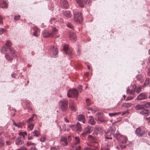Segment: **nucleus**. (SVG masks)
<instances>
[{"mask_svg": "<svg viewBox=\"0 0 150 150\" xmlns=\"http://www.w3.org/2000/svg\"><path fill=\"white\" fill-rule=\"evenodd\" d=\"M11 43L9 41H7L5 43L6 47H2L1 52L4 53L6 52H10L12 56H14L15 55V50L11 47Z\"/></svg>", "mask_w": 150, "mask_h": 150, "instance_id": "nucleus-1", "label": "nucleus"}, {"mask_svg": "<svg viewBox=\"0 0 150 150\" xmlns=\"http://www.w3.org/2000/svg\"><path fill=\"white\" fill-rule=\"evenodd\" d=\"M68 101L66 99H63L59 100V105L61 110L63 112H66L68 109Z\"/></svg>", "mask_w": 150, "mask_h": 150, "instance_id": "nucleus-2", "label": "nucleus"}, {"mask_svg": "<svg viewBox=\"0 0 150 150\" xmlns=\"http://www.w3.org/2000/svg\"><path fill=\"white\" fill-rule=\"evenodd\" d=\"M113 136L122 143H126L127 140V138L126 136L121 135L118 132H116V133H113Z\"/></svg>", "mask_w": 150, "mask_h": 150, "instance_id": "nucleus-3", "label": "nucleus"}, {"mask_svg": "<svg viewBox=\"0 0 150 150\" xmlns=\"http://www.w3.org/2000/svg\"><path fill=\"white\" fill-rule=\"evenodd\" d=\"M18 134L20 137L17 138L15 141L17 145L22 144L23 143L24 141L22 139V137L24 138L27 135L26 132H20Z\"/></svg>", "mask_w": 150, "mask_h": 150, "instance_id": "nucleus-4", "label": "nucleus"}, {"mask_svg": "<svg viewBox=\"0 0 150 150\" xmlns=\"http://www.w3.org/2000/svg\"><path fill=\"white\" fill-rule=\"evenodd\" d=\"M63 49L64 52L68 55L69 57H71L73 54V49L69 47L68 44L65 45L63 46Z\"/></svg>", "mask_w": 150, "mask_h": 150, "instance_id": "nucleus-5", "label": "nucleus"}, {"mask_svg": "<svg viewBox=\"0 0 150 150\" xmlns=\"http://www.w3.org/2000/svg\"><path fill=\"white\" fill-rule=\"evenodd\" d=\"M49 52L51 57L55 58L58 53L57 47L54 46H51L49 49Z\"/></svg>", "mask_w": 150, "mask_h": 150, "instance_id": "nucleus-6", "label": "nucleus"}, {"mask_svg": "<svg viewBox=\"0 0 150 150\" xmlns=\"http://www.w3.org/2000/svg\"><path fill=\"white\" fill-rule=\"evenodd\" d=\"M74 21L77 23H81L82 21V18L81 13L78 11L74 12Z\"/></svg>", "mask_w": 150, "mask_h": 150, "instance_id": "nucleus-7", "label": "nucleus"}, {"mask_svg": "<svg viewBox=\"0 0 150 150\" xmlns=\"http://www.w3.org/2000/svg\"><path fill=\"white\" fill-rule=\"evenodd\" d=\"M78 96V92L77 90L75 88L72 89H70L67 91V96L69 98L72 97L77 98Z\"/></svg>", "mask_w": 150, "mask_h": 150, "instance_id": "nucleus-8", "label": "nucleus"}, {"mask_svg": "<svg viewBox=\"0 0 150 150\" xmlns=\"http://www.w3.org/2000/svg\"><path fill=\"white\" fill-rule=\"evenodd\" d=\"M68 127L70 128L73 131H81V126L80 124L78 122H77L76 124L69 125H68Z\"/></svg>", "mask_w": 150, "mask_h": 150, "instance_id": "nucleus-9", "label": "nucleus"}, {"mask_svg": "<svg viewBox=\"0 0 150 150\" xmlns=\"http://www.w3.org/2000/svg\"><path fill=\"white\" fill-rule=\"evenodd\" d=\"M42 35L44 38L52 37L51 31L46 30H43L42 32Z\"/></svg>", "mask_w": 150, "mask_h": 150, "instance_id": "nucleus-10", "label": "nucleus"}, {"mask_svg": "<svg viewBox=\"0 0 150 150\" xmlns=\"http://www.w3.org/2000/svg\"><path fill=\"white\" fill-rule=\"evenodd\" d=\"M76 1L79 4V6L81 8H83L84 6V4H88L90 2V0H76Z\"/></svg>", "mask_w": 150, "mask_h": 150, "instance_id": "nucleus-11", "label": "nucleus"}, {"mask_svg": "<svg viewBox=\"0 0 150 150\" xmlns=\"http://www.w3.org/2000/svg\"><path fill=\"white\" fill-rule=\"evenodd\" d=\"M88 139L89 140L94 143V144H93L92 145L96 149L98 146V144L97 142V140L96 138L90 135L88 136Z\"/></svg>", "mask_w": 150, "mask_h": 150, "instance_id": "nucleus-12", "label": "nucleus"}, {"mask_svg": "<svg viewBox=\"0 0 150 150\" xmlns=\"http://www.w3.org/2000/svg\"><path fill=\"white\" fill-rule=\"evenodd\" d=\"M69 108L71 110L75 112L76 110V108L75 104L73 101L70 100L69 103Z\"/></svg>", "mask_w": 150, "mask_h": 150, "instance_id": "nucleus-13", "label": "nucleus"}, {"mask_svg": "<svg viewBox=\"0 0 150 150\" xmlns=\"http://www.w3.org/2000/svg\"><path fill=\"white\" fill-rule=\"evenodd\" d=\"M69 38L70 40L73 41L76 40V38L75 34L72 31L69 30L68 32Z\"/></svg>", "mask_w": 150, "mask_h": 150, "instance_id": "nucleus-14", "label": "nucleus"}, {"mask_svg": "<svg viewBox=\"0 0 150 150\" xmlns=\"http://www.w3.org/2000/svg\"><path fill=\"white\" fill-rule=\"evenodd\" d=\"M60 4L61 7L63 9H66L69 8V4L66 0H61Z\"/></svg>", "mask_w": 150, "mask_h": 150, "instance_id": "nucleus-15", "label": "nucleus"}, {"mask_svg": "<svg viewBox=\"0 0 150 150\" xmlns=\"http://www.w3.org/2000/svg\"><path fill=\"white\" fill-rule=\"evenodd\" d=\"M60 143L62 146H67L68 144L67 138L64 137L62 136L61 137Z\"/></svg>", "mask_w": 150, "mask_h": 150, "instance_id": "nucleus-16", "label": "nucleus"}, {"mask_svg": "<svg viewBox=\"0 0 150 150\" xmlns=\"http://www.w3.org/2000/svg\"><path fill=\"white\" fill-rule=\"evenodd\" d=\"M9 53H6L5 54V56L7 60L9 61H11L12 60L13 58H16V54L15 53V55L14 56H12V54H11L10 52Z\"/></svg>", "mask_w": 150, "mask_h": 150, "instance_id": "nucleus-17", "label": "nucleus"}, {"mask_svg": "<svg viewBox=\"0 0 150 150\" xmlns=\"http://www.w3.org/2000/svg\"><path fill=\"white\" fill-rule=\"evenodd\" d=\"M96 116L99 122H105L103 119V114L100 112H98L96 114Z\"/></svg>", "mask_w": 150, "mask_h": 150, "instance_id": "nucleus-18", "label": "nucleus"}, {"mask_svg": "<svg viewBox=\"0 0 150 150\" xmlns=\"http://www.w3.org/2000/svg\"><path fill=\"white\" fill-rule=\"evenodd\" d=\"M147 98L146 94L145 93H141L136 98L137 100H144Z\"/></svg>", "mask_w": 150, "mask_h": 150, "instance_id": "nucleus-19", "label": "nucleus"}, {"mask_svg": "<svg viewBox=\"0 0 150 150\" xmlns=\"http://www.w3.org/2000/svg\"><path fill=\"white\" fill-rule=\"evenodd\" d=\"M21 103H24L28 110H32V108L30 105V101L25 100L23 101V103L22 102Z\"/></svg>", "mask_w": 150, "mask_h": 150, "instance_id": "nucleus-20", "label": "nucleus"}, {"mask_svg": "<svg viewBox=\"0 0 150 150\" xmlns=\"http://www.w3.org/2000/svg\"><path fill=\"white\" fill-rule=\"evenodd\" d=\"M0 7L2 8H7L8 7L7 0H0Z\"/></svg>", "mask_w": 150, "mask_h": 150, "instance_id": "nucleus-21", "label": "nucleus"}, {"mask_svg": "<svg viewBox=\"0 0 150 150\" xmlns=\"http://www.w3.org/2000/svg\"><path fill=\"white\" fill-rule=\"evenodd\" d=\"M88 122V124L91 125H94L96 124V122L92 116L90 115L89 116Z\"/></svg>", "mask_w": 150, "mask_h": 150, "instance_id": "nucleus-22", "label": "nucleus"}, {"mask_svg": "<svg viewBox=\"0 0 150 150\" xmlns=\"http://www.w3.org/2000/svg\"><path fill=\"white\" fill-rule=\"evenodd\" d=\"M77 118L78 120L82 121L83 123L85 122V117L83 114H81L77 115Z\"/></svg>", "mask_w": 150, "mask_h": 150, "instance_id": "nucleus-23", "label": "nucleus"}, {"mask_svg": "<svg viewBox=\"0 0 150 150\" xmlns=\"http://www.w3.org/2000/svg\"><path fill=\"white\" fill-rule=\"evenodd\" d=\"M149 110L147 109H144V110L140 112V114L145 117H147L149 115Z\"/></svg>", "mask_w": 150, "mask_h": 150, "instance_id": "nucleus-24", "label": "nucleus"}, {"mask_svg": "<svg viewBox=\"0 0 150 150\" xmlns=\"http://www.w3.org/2000/svg\"><path fill=\"white\" fill-rule=\"evenodd\" d=\"M62 12L64 15L68 18H70L71 16V14L69 11H63Z\"/></svg>", "mask_w": 150, "mask_h": 150, "instance_id": "nucleus-25", "label": "nucleus"}, {"mask_svg": "<svg viewBox=\"0 0 150 150\" xmlns=\"http://www.w3.org/2000/svg\"><path fill=\"white\" fill-rule=\"evenodd\" d=\"M39 30V28L36 27H35L34 28V32L33 33V35L37 37L38 36L37 33L38 32Z\"/></svg>", "mask_w": 150, "mask_h": 150, "instance_id": "nucleus-26", "label": "nucleus"}, {"mask_svg": "<svg viewBox=\"0 0 150 150\" xmlns=\"http://www.w3.org/2000/svg\"><path fill=\"white\" fill-rule=\"evenodd\" d=\"M143 109L142 104L141 105L139 104H137L135 107V109L137 110Z\"/></svg>", "mask_w": 150, "mask_h": 150, "instance_id": "nucleus-27", "label": "nucleus"}, {"mask_svg": "<svg viewBox=\"0 0 150 150\" xmlns=\"http://www.w3.org/2000/svg\"><path fill=\"white\" fill-rule=\"evenodd\" d=\"M132 105V104L130 103H125L122 105V106H125V107L129 108Z\"/></svg>", "mask_w": 150, "mask_h": 150, "instance_id": "nucleus-28", "label": "nucleus"}, {"mask_svg": "<svg viewBox=\"0 0 150 150\" xmlns=\"http://www.w3.org/2000/svg\"><path fill=\"white\" fill-rule=\"evenodd\" d=\"M150 84V78H146L144 83V85L145 86H148Z\"/></svg>", "mask_w": 150, "mask_h": 150, "instance_id": "nucleus-29", "label": "nucleus"}, {"mask_svg": "<svg viewBox=\"0 0 150 150\" xmlns=\"http://www.w3.org/2000/svg\"><path fill=\"white\" fill-rule=\"evenodd\" d=\"M143 108H148L150 107V102H148L146 103L142 104Z\"/></svg>", "mask_w": 150, "mask_h": 150, "instance_id": "nucleus-30", "label": "nucleus"}, {"mask_svg": "<svg viewBox=\"0 0 150 150\" xmlns=\"http://www.w3.org/2000/svg\"><path fill=\"white\" fill-rule=\"evenodd\" d=\"M58 30L55 27H53L52 29V31L51 33H52V37L57 32Z\"/></svg>", "mask_w": 150, "mask_h": 150, "instance_id": "nucleus-31", "label": "nucleus"}, {"mask_svg": "<svg viewBox=\"0 0 150 150\" xmlns=\"http://www.w3.org/2000/svg\"><path fill=\"white\" fill-rule=\"evenodd\" d=\"M75 142L73 145H76V144L79 143L80 142V139L79 137H75Z\"/></svg>", "mask_w": 150, "mask_h": 150, "instance_id": "nucleus-32", "label": "nucleus"}, {"mask_svg": "<svg viewBox=\"0 0 150 150\" xmlns=\"http://www.w3.org/2000/svg\"><path fill=\"white\" fill-rule=\"evenodd\" d=\"M34 124L33 123L29 124L28 126V130L29 131L32 130L33 128Z\"/></svg>", "mask_w": 150, "mask_h": 150, "instance_id": "nucleus-33", "label": "nucleus"}, {"mask_svg": "<svg viewBox=\"0 0 150 150\" xmlns=\"http://www.w3.org/2000/svg\"><path fill=\"white\" fill-rule=\"evenodd\" d=\"M94 131H103V129L100 127L96 126L94 128Z\"/></svg>", "mask_w": 150, "mask_h": 150, "instance_id": "nucleus-34", "label": "nucleus"}, {"mask_svg": "<svg viewBox=\"0 0 150 150\" xmlns=\"http://www.w3.org/2000/svg\"><path fill=\"white\" fill-rule=\"evenodd\" d=\"M67 26L69 28L71 29H73L74 28L73 25L70 23H66Z\"/></svg>", "mask_w": 150, "mask_h": 150, "instance_id": "nucleus-35", "label": "nucleus"}, {"mask_svg": "<svg viewBox=\"0 0 150 150\" xmlns=\"http://www.w3.org/2000/svg\"><path fill=\"white\" fill-rule=\"evenodd\" d=\"M86 129H85V131H92L93 128L90 126L88 125L86 127Z\"/></svg>", "mask_w": 150, "mask_h": 150, "instance_id": "nucleus-36", "label": "nucleus"}, {"mask_svg": "<svg viewBox=\"0 0 150 150\" xmlns=\"http://www.w3.org/2000/svg\"><path fill=\"white\" fill-rule=\"evenodd\" d=\"M32 134L34 137H38L40 136V132H32Z\"/></svg>", "mask_w": 150, "mask_h": 150, "instance_id": "nucleus-37", "label": "nucleus"}, {"mask_svg": "<svg viewBox=\"0 0 150 150\" xmlns=\"http://www.w3.org/2000/svg\"><path fill=\"white\" fill-rule=\"evenodd\" d=\"M128 91H129V93L131 95H134L136 91L134 89L130 90L127 89V92Z\"/></svg>", "mask_w": 150, "mask_h": 150, "instance_id": "nucleus-38", "label": "nucleus"}, {"mask_svg": "<svg viewBox=\"0 0 150 150\" xmlns=\"http://www.w3.org/2000/svg\"><path fill=\"white\" fill-rule=\"evenodd\" d=\"M76 145H72V147L74 150H81V147L80 146H75Z\"/></svg>", "mask_w": 150, "mask_h": 150, "instance_id": "nucleus-39", "label": "nucleus"}, {"mask_svg": "<svg viewBox=\"0 0 150 150\" xmlns=\"http://www.w3.org/2000/svg\"><path fill=\"white\" fill-rule=\"evenodd\" d=\"M7 30L4 28H0V35L2 34L4 32H6Z\"/></svg>", "mask_w": 150, "mask_h": 150, "instance_id": "nucleus-40", "label": "nucleus"}, {"mask_svg": "<svg viewBox=\"0 0 150 150\" xmlns=\"http://www.w3.org/2000/svg\"><path fill=\"white\" fill-rule=\"evenodd\" d=\"M144 132H135L136 134L138 136H142L144 134Z\"/></svg>", "mask_w": 150, "mask_h": 150, "instance_id": "nucleus-41", "label": "nucleus"}, {"mask_svg": "<svg viewBox=\"0 0 150 150\" xmlns=\"http://www.w3.org/2000/svg\"><path fill=\"white\" fill-rule=\"evenodd\" d=\"M23 124V122H18L17 123L16 126L18 127V128H21L22 127V126Z\"/></svg>", "mask_w": 150, "mask_h": 150, "instance_id": "nucleus-42", "label": "nucleus"}, {"mask_svg": "<svg viewBox=\"0 0 150 150\" xmlns=\"http://www.w3.org/2000/svg\"><path fill=\"white\" fill-rule=\"evenodd\" d=\"M4 144L3 139H0V148H1Z\"/></svg>", "mask_w": 150, "mask_h": 150, "instance_id": "nucleus-43", "label": "nucleus"}, {"mask_svg": "<svg viewBox=\"0 0 150 150\" xmlns=\"http://www.w3.org/2000/svg\"><path fill=\"white\" fill-rule=\"evenodd\" d=\"M34 136L32 134V132H31V134H29L28 135V138L29 139H32L33 138Z\"/></svg>", "mask_w": 150, "mask_h": 150, "instance_id": "nucleus-44", "label": "nucleus"}, {"mask_svg": "<svg viewBox=\"0 0 150 150\" xmlns=\"http://www.w3.org/2000/svg\"><path fill=\"white\" fill-rule=\"evenodd\" d=\"M20 16L19 15H18L17 16H15L14 18V19L15 21H17L20 18Z\"/></svg>", "mask_w": 150, "mask_h": 150, "instance_id": "nucleus-45", "label": "nucleus"}, {"mask_svg": "<svg viewBox=\"0 0 150 150\" xmlns=\"http://www.w3.org/2000/svg\"><path fill=\"white\" fill-rule=\"evenodd\" d=\"M134 97L132 96H128L127 97L126 100L128 101L129 100H131L134 99Z\"/></svg>", "mask_w": 150, "mask_h": 150, "instance_id": "nucleus-46", "label": "nucleus"}, {"mask_svg": "<svg viewBox=\"0 0 150 150\" xmlns=\"http://www.w3.org/2000/svg\"><path fill=\"white\" fill-rule=\"evenodd\" d=\"M142 87H138L137 88L136 91L137 93H139L141 91Z\"/></svg>", "mask_w": 150, "mask_h": 150, "instance_id": "nucleus-47", "label": "nucleus"}, {"mask_svg": "<svg viewBox=\"0 0 150 150\" xmlns=\"http://www.w3.org/2000/svg\"><path fill=\"white\" fill-rule=\"evenodd\" d=\"M143 128V126L139 127H138L137 128L135 131H142V129Z\"/></svg>", "mask_w": 150, "mask_h": 150, "instance_id": "nucleus-48", "label": "nucleus"}, {"mask_svg": "<svg viewBox=\"0 0 150 150\" xmlns=\"http://www.w3.org/2000/svg\"><path fill=\"white\" fill-rule=\"evenodd\" d=\"M17 75V74L15 73H13L11 75V77L14 79L16 78V76Z\"/></svg>", "mask_w": 150, "mask_h": 150, "instance_id": "nucleus-49", "label": "nucleus"}, {"mask_svg": "<svg viewBox=\"0 0 150 150\" xmlns=\"http://www.w3.org/2000/svg\"><path fill=\"white\" fill-rule=\"evenodd\" d=\"M108 115L110 117L116 115V112L110 113H109Z\"/></svg>", "mask_w": 150, "mask_h": 150, "instance_id": "nucleus-50", "label": "nucleus"}, {"mask_svg": "<svg viewBox=\"0 0 150 150\" xmlns=\"http://www.w3.org/2000/svg\"><path fill=\"white\" fill-rule=\"evenodd\" d=\"M137 79L139 81H141L142 79V77L140 75H139L137 76Z\"/></svg>", "mask_w": 150, "mask_h": 150, "instance_id": "nucleus-51", "label": "nucleus"}, {"mask_svg": "<svg viewBox=\"0 0 150 150\" xmlns=\"http://www.w3.org/2000/svg\"><path fill=\"white\" fill-rule=\"evenodd\" d=\"M89 99V98H87L86 100V102L87 104V105L88 106H89L91 105V103L90 102Z\"/></svg>", "mask_w": 150, "mask_h": 150, "instance_id": "nucleus-52", "label": "nucleus"}, {"mask_svg": "<svg viewBox=\"0 0 150 150\" xmlns=\"http://www.w3.org/2000/svg\"><path fill=\"white\" fill-rule=\"evenodd\" d=\"M33 117H31L28 118L26 121V122H29L30 121H33Z\"/></svg>", "mask_w": 150, "mask_h": 150, "instance_id": "nucleus-53", "label": "nucleus"}, {"mask_svg": "<svg viewBox=\"0 0 150 150\" xmlns=\"http://www.w3.org/2000/svg\"><path fill=\"white\" fill-rule=\"evenodd\" d=\"M3 18L0 15V24H3Z\"/></svg>", "mask_w": 150, "mask_h": 150, "instance_id": "nucleus-54", "label": "nucleus"}, {"mask_svg": "<svg viewBox=\"0 0 150 150\" xmlns=\"http://www.w3.org/2000/svg\"><path fill=\"white\" fill-rule=\"evenodd\" d=\"M83 150H96V149H93L91 148H84Z\"/></svg>", "mask_w": 150, "mask_h": 150, "instance_id": "nucleus-55", "label": "nucleus"}, {"mask_svg": "<svg viewBox=\"0 0 150 150\" xmlns=\"http://www.w3.org/2000/svg\"><path fill=\"white\" fill-rule=\"evenodd\" d=\"M5 137L6 138H7L8 139H13L14 137H11L10 135H8V136H5Z\"/></svg>", "mask_w": 150, "mask_h": 150, "instance_id": "nucleus-56", "label": "nucleus"}, {"mask_svg": "<svg viewBox=\"0 0 150 150\" xmlns=\"http://www.w3.org/2000/svg\"><path fill=\"white\" fill-rule=\"evenodd\" d=\"M27 144L28 146H29L31 145H33L34 144V143L32 142H28L27 143Z\"/></svg>", "mask_w": 150, "mask_h": 150, "instance_id": "nucleus-57", "label": "nucleus"}, {"mask_svg": "<svg viewBox=\"0 0 150 150\" xmlns=\"http://www.w3.org/2000/svg\"><path fill=\"white\" fill-rule=\"evenodd\" d=\"M27 149L24 146L21 147L20 149L18 150H27Z\"/></svg>", "mask_w": 150, "mask_h": 150, "instance_id": "nucleus-58", "label": "nucleus"}, {"mask_svg": "<svg viewBox=\"0 0 150 150\" xmlns=\"http://www.w3.org/2000/svg\"><path fill=\"white\" fill-rule=\"evenodd\" d=\"M45 140V137H42L40 139V140L42 142H44Z\"/></svg>", "mask_w": 150, "mask_h": 150, "instance_id": "nucleus-59", "label": "nucleus"}, {"mask_svg": "<svg viewBox=\"0 0 150 150\" xmlns=\"http://www.w3.org/2000/svg\"><path fill=\"white\" fill-rule=\"evenodd\" d=\"M6 145H9L11 144V142L10 141H8L6 142Z\"/></svg>", "mask_w": 150, "mask_h": 150, "instance_id": "nucleus-60", "label": "nucleus"}, {"mask_svg": "<svg viewBox=\"0 0 150 150\" xmlns=\"http://www.w3.org/2000/svg\"><path fill=\"white\" fill-rule=\"evenodd\" d=\"M72 137L71 136H69L68 137V140L69 142H71V140Z\"/></svg>", "mask_w": 150, "mask_h": 150, "instance_id": "nucleus-61", "label": "nucleus"}, {"mask_svg": "<svg viewBox=\"0 0 150 150\" xmlns=\"http://www.w3.org/2000/svg\"><path fill=\"white\" fill-rule=\"evenodd\" d=\"M62 127L64 131L66 130V127L65 124H64L62 125Z\"/></svg>", "mask_w": 150, "mask_h": 150, "instance_id": "nucleus-62", "label": "nucleus"}, {"mask_svg": "<svg viewBox=\"0 0 150 150\" xmlns=\"http://www.w3.org/2000/svg\"><path fill=\"white\" fill-rule=\"evenodd\" d=\"M147 74L148 76H150V67L148 69Z\"/></svg>", "mask_w": 150, "mask_h": 150, "instance_id": "nucleus-63", "label": "nucleus"}, {"mask_svg": "<svg viewBox=\"0 0 150 150\" xmlns=\"http://www.w3.org/2000/svg\"><path fill=\"white\" fill-rule=\"evenodd\" d=\"M101 150H109V149L107 147H104L102 148Z\"/></svg>", "mask_w": 150, "mask_h": 150, "instance_id": "nucleus-64", "label": "nucleus"}]
</instances>
